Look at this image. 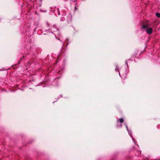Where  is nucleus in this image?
<instances>
[{"instance_id":"nucleus-1","label":"nucleus","mask_w":160,"mask_h":160,"mask_svg":"<svg viewBox=\"0 0 160 160\" xmlns=\"http://www.w3.org/2000/svg\"><path fill=\"white\" fill-rule=\"evenodd\" d=\"M147 33L148 34H151L152 32V28H148L146 30Z\"/></svg>"},{"instance_id":"nucleus-2","label":"nucleus","mask_w":160,"mask_h":160,"mask_svg":"<svg viewBox=\"0 0 160 160\" xmlns=\"http://www.w3.org/2000/svg\"><path fill=\"white\" fill-rule=\"evenodd\" d=\"M148 25H143L142 26V28H143L144 29H146L147 28H148Z\"/></svg>"},{"instance_id":"nucleus-3","label":"nucleus","mask_w":160,"mask_h":160,"mask_svg":"<svg viewBox=\"0 0 160 160\" xmlns=\"http://www.w3.org/2000/svg\"><path fill=\"white\" fill-rule=\"evenodd\" d=\"M119 121L120 123H122L124 122V120L123 118H120L119 119Z\"/></svg>"},{"instance_id":"nucleus-4","label":"nucleus","mask_w":160,"mask_h":160,"mask_svg":"<svg viewBox=\"0 0 160 160\" xmlns=\"http://www.w3.org/2000/svg\"><path fill=\"white\" fill-rule=\"evenodd\" d=\"M156 16L160 18V13L158 12H157L155 14Z\"/></svg>"},{"instance_id":"nucleus-5","label":"nucleus","mask_w":160,"mask_h":160,"mask_svg":"<svg viewBox=\"0 0 160 160\" xmlns=\"http://www.w3.org/2000/svg\"><path fill=\"white\" fill-rule=\"evenodd\" d=\"M119 127H122V124H120Z\"/></svg>"},{"instance_id":"nucleus-6","label":"nucleus","mask_w":160,"mask_h":160,"mask_svg":"<svg viewBox=\"0 0 160 160\" xmlns=\"http://www.w3.org/2000/svg\"><path fill=\"white\" fill-rule=\"evenodd\" d=\"M117 122H118V120H117Z\"/></svg>"},{"instance_id":"nucleus-7","label":"nucleus","mask_w":160,"mask_h":160,"mask_svg":"<svg viewBox=\"0 0 160 160\" xmlns=\"http://www.w3.org/2000/svg\"><path fill=\"white\" fill-rule=\"evenodd\" d=\"M126 128H128V127L127 126H126Z\"/></svg>"}]
</instances>
